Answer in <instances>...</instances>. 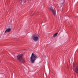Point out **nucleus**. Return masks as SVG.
Segmentation results:
<instances>
[{"label": "nucleus", "instance_id": "obj_1", "mask_svg": "<svg viewBox=\"0 0 78 78\" xmlns=\"http://www.w3.org/2000/svg\"><path fill=\"white\" fill-rule=\"evenodd\" d=\"M37 58V57L36 55L32 53L30 57V62L31 63H34V62Z\"/></svg>", "mask_w": 78, "mask_h": 78}, {"label": "nucleus", "instance_id": "obj_2", "mask_svg": "<svg viewBox=\"0 0 78 78\" xmlns=\"http://www.w3.org/2000/svg\"><path fill=\"white\" fill-rule=\"evenodd\" d=\"M23 55L22 54L18 55L17 57V59L20 62L22 63V64H24L25 61L24 59L22 58Z\"/></svg>", "mask_w": 78, "mask_h": 78}, {"label": "nucleus", "instance_id": "obj_3", "mask_svg": "<svg viewBox=\"0 0 78 78\" xmlns=\"http://www.w3.org/2000/svg\"><path fill=\"white\" fill-rule=\"evenodd\" d=\"M32 38H33L34 40L36 42L39 39V34H35L33 35L32 36Z\"/></svg>", "mask_w": 78, "mask_h": 78}, {"label": "nucleus", "instance_id": "obj_4", "mask_svg": "<svg viewBox=\"0 0 78 78\" xmlns=\"http://www.w3.org/2000/svg\"><path fill=\"white\" fill-rule=\"evenodd\" d=\"M50 10H51V12H52L54 16H55V10H54V9L53 8V7H50Z\"/></svg>", "mask_w": 78, "mask_h": 78}, {"label": "nucleus", "instance_id": "obj_5", "mask_svg": "<svg viewBox=\"0 0 78 78\" xmlns=\"http://www.w3.org/2000/svg\"><path fill=\"white\" fill-rule=\"evenodd\" d=\"M11 28H9L7 29L5 32L4 33H8V32H9V31H11Z\"/></svg>", "mask_w": 78, "mask_h": 78}, {"label": "nucleus", "instance_id": "obj_6", "mask_svg": "<svg viewBox=\"0 0 78 78\" xmlns=\"http://www.w3.org/2000/svg\"><path fill=\"white\" fill-rule=\"evenodd\" d=\"M75 72L76 73H78V66L76 67L75 69Z\"/></svg>", "mask_w": 78, "mask_h": 78}, {"label": "nucleus", "instance_id": "obj_7", "mask_svg": "<svg viewBox=\"0 0 78 78\" xmlns=\"http://www.w3.org/2000/svg\"><path fill=\"white\" fill-rule=\"evenodd\" d=\"M58 34V33H55L54 35H53V37H56V36H57V34Z\"/></svg>", "mask_w": 78, "mask_h": 78}, {"label": "nucleus", "instance_id": "obj_8", "mask_svg": "<svg viewBox=\"0 0 78 78\" xmlns=\"http://www.w3.org/2000/svg\"><path fill=\"white\" fill-rule=\"evenodd\" d=\"M65 2V0H64V1H63V3H62V5H63V4H64V3Z\"/></svg>", "mask_w": 78, "mask_h": 78}, {"label": "nucleus", "instance_id": "obj_9", "mask_svg": "<svg viewBox=\"0 0 78 78\" xmlns=\"http://www.w3.org/2000/svg\"><path fill=\"white\" fill-rule=\"evenodd\" d=\"M20 0V1H22V0Z\"/></svg>", "mask_w": 78, "mask_h": 78}]
</instances>
